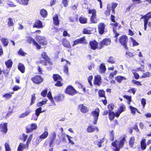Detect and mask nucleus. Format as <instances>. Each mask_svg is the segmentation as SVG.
I'll return each mask as SVG.
<instances>
[{"label": "nucleus", "instance_id": "f257e3e1", "mask_svg": "<svg viewBox=\"0 0 151 151\" xmlns=\"http://www.w3.org/2000/svg\"><path fill=\"white\" fill-rule=\"evenodd\" d=\"M41 55L42 58L45 59V61L44 62L43 60H40V63L45 66L49 65L50 67L49 68L47 67V69L49 70H51V65H52V63L50 62L47 53L45 52H42Z\"/></svg>", "mask_w": 151, "mask_h": 151}, {"label": "nucleus", "instance_id": "f03ea898", "mask_svg": "<svg viewBox=\"0 0 151 151\" xmlns=\"http://www.w3.org/2000/svg\"><path fill=\"white\" fill-rule=\"evenodd\" d=\"M125 140V138L123 137L119 142L117 140H116L114 142L112 143V146L115 147L114 149V151H119V150L120 148L123 146Z\"/></svg>", "mask_w": 151, "mask_h": 151}, {"label": "nucleus", "instance_id": "7ed1b4c3", "mask_svg": "<svg viewBox=\"0 0 151 151\" xmlns=\"http://www.w3.org/2000/svg\"><path fill=\"white\" fill-rule=\"evenodd\" d=\"M119 41L125 49H128L127 45L128 42V38L127 36L125 35L122 36L119 38Z\"/></svg>", "mask_w": 151, "mask_h": 151}, {"label": "nucleus", "instance_id": "20e7f679", "mask_svg": "<svg viewBox=\"0 0 151 151\" xmlns=\"http://www.w3.org/2000/svg\"><path fill=\"white\" fill-rule=\"evenodd\" d=\"M99 109L98 108H96L95 111L91 113V115H92L94 120L93 123L95 124H96L99 115Z\"/></svg>", "mask_w": 151, "mask_h": 151}, {"label": "nucleus", "instance_id": "39448f33", "mask_svg": "<svg viewBox=\"0 0 151 151\" xmlns=\"http://www.w3.org/2000/svg\"><path fill=\"white\" fill-rule=\"evenodd\" d=\"M65 93L69 95L73 96L77 93V91L72 86H69L66 88Z\"/></svg>", "mask_w": 151, "mask_h": 151}, {"label": "nucleus", "instance_id": "423d86ee", "mask_svg": "<svg viewBox=\"0 0 151 151\" xmlns=\"http://www.w3.org/2000/svg\"><path fill=\"white\" fill-rule=\"evenodd\" d=\"M36 39L38 43L42 45H46L47 44V41L44 37L37 35V36Z\"/></svg>", "mask_w": 151, "mask_h": 151}, {"label": "nucleus", "instance_id": "0eeeda50", "mask_svg": "<svg viewBox=\"0 0 151 151\" xmlns=\"http://www.w3.org/2000/svg\"><path fill=\"white\" fill-rule=\"evenodd\" d=\"M48 135V133L47 132V129H45V131L39 137H37L36 139V142H40L41 140L40 139H44L47 137Z\"/></svg>", "mask_w": 151, "mask_h": 151}, {"label": "nucleus", "instance_id": "6e6552de", "mask_svg": "<svg viewBox=\"0 0 151 151\" xmlns=\"http://www.w3.org/2000/svg\"><path fill=\"white\" fill-rule=\"evenodd\" d=\"M37 127V125L36 124H32L29 126H28L26 127L27 132L28 133L32 132L33 130L36 129Z\"/></svg>", "mask_w": 151, "mask_h": 151}, {"label": "nucleus", "instance_id": "1a4fd4ad", "mask_svg": "<svg viewBox=\"0 0 151 151\" xmlns=\"http://www.w3.org/2000/svg\"><path fill=\"white\" fill-rule=\"evenodd\" d=\"M126 110L125 106L123 104H121L119 107L118 111L116 112L115 116L118 117L120 114Z\"/></svg>", "mask_w": 151, "mask_h": 151}, {"label": "nucleus", "instance_id": "9d476101", "mask_svg": "<svg viewBox=\"0 0 151 151\" xmlns=\"http://www.w3.org/2000/svg\"><path fill=\"white\" fill-rule=\"evenodd\" d=\"M86 42V39L85 37H83L77 39L73 41V43L72 45L74 46L78 44H83Z\"/></svg>", "mask_w": 151, "mask_h": 151}, {"label": "nucleus", "instance_id": "9b49d317", "mask_svg": "<svg viewBox=\"0 0 151 151\" xmlns=\"http://www.w3.org/2000/svg\"><path fill=\"white\" fill-rule=\"evenodd\" d=\"M32 80L34 83L38 84L41 83L43 80L40 76H38L32 78Z\"/></svg>", "mask_w": 151, "mask_h": 151}, {"label": "nucleus", "instance_id": "f8f14e48", "mask_svg": "<svg viewBox=\"0 0 151 151\" xmlns=\"http://www.w3.org/2000/svg\"><path fill=\"white\" fill-rule=\"evenodd\" d=\"M27 41L30 43L32 42L35 46H36L37 48L38 49H40L41 47V46L39 45L35 40L30 37H28L27 38Z\"/></svg>", "mask_w": 151, "mask_h": 151}, {"label": "nucleus", "instance_id": "ddd939ff", "mask_svg": "<svg viewBox=\"0 0 151 151\" xmlns=\"http://www.w3.org/2000/svg\"><path fill=\"white\" fill-rule=\"evenodd\" d=\"M0 130L3 133H6L7 131V124L1 123L0 124Z\"/></svg>", "mask_w": 151, "mask_h": 151}, {"label": "nucleus", "instance_id": "4468645a", "mask_svg": "<svg viewBox=\"0 0 151 151\" xmlns=\"http://www.w3.org/2000/svg\"><path fill=\"white\" fill-rule=\"evenodd\" d=\"M105 27V24L104 23H100L99 24L98 26V31L100 34L102 35L103 34L104 31Z\"/></svg>", "mask_w": 151, "mask_h": 151}, {"label": "nucleus", "instance_id": "2eb2a0df", "mask_svg": "<svg viewBox=\"0 0 151 151\" xmlns=\"http://www.w3.org/2000/svg\"><path fill=\"white\" fill-rule=\"evenodd\" d=\"M78 107L81 111L83 113H86L88 111L87 106H84L83 104L79 105Z\"/></svg>", "mask_w": 151, "mask_h": 151}, {"label": "nucleus", "instance_id": "dca6fc26", "mask_svg": "<svg viewBox=\"0 0 151 151\" xmlns=\"http://www.w3.org/2000/svg\"><path fill=\"white\" fill-rule=\"evenodd\" d=\"M111 41L109 39H105L104 40L100 43V49L104 45H107L110 44Z\"/></svg>", "mask_w": 151, "mask_h": 151}, {"label": "nucleus", "instance_id": "f3484780", "mask_svg": "<svg viewBox=\"0 0 151 151\" xmlns=\"http://www.w3.org/2000/svg\"><path fill=\"white\" fill-rule=\"evenodd\" d=\"M101 78L100 76L97 75L94 77V84L99 86L101 83Z\"/></svg>", "mask_w": 151, "mask_h": 151}, {"label": "nucleus", "instance_id": "a211bd4d", "mask_svg": "<svg viewBox=\"0 0 151 151\" xmlns=\"http://www.w3.org/2000/svg\"><path fill=\"white\" fill-rule=\"evenodd\" d=\"M28 147H27V145L24 144L23 143H20L17 149V151H23L25 149H28Z\"/></svg>", "mask_w": 151, "mask_h": 151}, {"label": "nucleus", "instance_id": "6ab92c4d", "mask_svg": "<svg viewBox=\"0 0 151 151\" xmlns=\"http://www.w3.org/2000/svg\"><path fill=\"white\" fill-rule=\"evenodd\" d=\"M64 98V96L62 94H59L55 96L54 99L57 101L59 102L62 100Z\"/></svg>", "mask_w": 151, "mask_h": 151}, {"label": "nucleus", "instance_id": "aec40b11", "mask_svg": "<svg viewBox=\"0 0 151 151\" xmlns=\"http://www.w3.org/2000/svg\"><path fill=\"white\" fill-rule=\"evenodd\" d=\"M88 13L89 14H92L91 17V20H92L93 18H95V16H96V11L94 9H89Z\"/></svg>", "mask_w": 151, "mask_h": 151}, {"label": "nucleus", "instance_id": "412c9836", "mask_svg": "<svg viewBox=\"0 0 151 151\" xmlns=\"http://www.w3.org/2000/svg\"><path fill=\"white\" fill-rule=\"evenodd\" d=\"M18 68L22 73H24L25 71V67L24 65L21 63H19L18 64Z\"/></svg>", "mask_w": 151, "mask_h": 151}, {"label": "nucleus", "instance_id": "4be33fe9", "mask_svg": "<svg viewBox=\"0 0 151 151\" xmlns=\"http://www.w3.org/2000/svg\"><path fill=\"white\" fill-rule=\"evenodd\" d=\"M43 26L42 25V22L39 20H37L35 22L33 25V27L38 28H42Z\"/></svg>", "mask_w": 151, "mask_h": 151}, {"label": "nucleus", "instance_id": "5701e85b", "mask_svg": "<svg viewBox=\"0 0 151 151\" xmlns=\"http://www.w3.org/2000/svg\"><path fill=\"white\" fill-rule=\"evenodd\" d=\"M90 45L93 50H95L98 47V43L95 41L90 42Z\"/></svg>", "mask_w": 151, "mask_h": 151}, {"label": "nucleus", "instance_id": "b1692460", "mask_svg": "<svg viewBox=\"0 0 151 151\" xmlns=\"http://www.w3.org/2000/svg\"><path fill=\"white\" fill-rule=\"evenodd\" d=\"M116 80L118 83H120L122 81L126 80L127 78L123 76H118L116 77Z\"/></svg>", "mask_w": 151, "mask_h": 151}, {"label": "nucleus", "instance_id": "393cba45", "mask_svg": "<svg viewBox=\"0 0 151 151\" xmlns=\"http://www.w3.org/2000/svg\"><path fill=\"white\" fill-rule=\"evenodd\" d=\"M104 138H102L101 139L96 140L94 142L95 145H97L99 147H100L102 146V143L104 142Z\"/></svg>", "mask_w": 151, "mask_h": 151}, {"label": "nucleus", "instance_id": "a878e982", "mask_svg": "<svg viewBox=\"0 0 151 151\" xmlns=\"http://www.w3.org/2000/svg\"><path fill=\"white\" fill-rule=\"evenodd\" d=\"M42 109L41 107H40L37 109L35 110V114L36 116V118H33L34 120H37L38 116L40 115V113L43 112V111H42Z\"/></svg>", "mask_w": 151, "mask_h": 151}, {"label": "nucleus", "instance_id": "bb28decb", "mask_svg": "<svg viewBox=\"0 0 151 151\" xmlns=\"http://www.w3.org/2000/svg\"><path fill=\"white\" fill-rule=\"evenodd\" d=\"M87 130L88 132H92L95 130L98 131L99 129L97 128L94 127L92 126H90L88 127Z\"/></svg>", "mask_w": 151, "mask_h": 151}, {"label": "nucleus", "instance_id": "cd10ccee", "mask_svg": "<svg viewBox=\"0 0 151 151\" xmlns=\"http://www.w3.org/2000/svg\"><path fill=\"white\" fill-rule=\"evenodd\" d=\"M53 22L56 25H58L59 24V20L58 19V16L57 15H55L53 17Z\"/></svg>", "mask_w": 151, "mask_h": 151}, {"label": "nucleus", "instance_id": "c85d7f7f", "mask_svg": "<svg viewBox=\"0 0 151 151\" xmlns=\"http://www.w3.org/2000/svg\"><path fill=\"white\" fill-rule=\"evenodd\" d=\"M14 93V92H11L9 93H6L4 94L2 96L4 98L7 99H9L11 98L12 96V94Z\"/></svg>", "mask_w": 151, "mask_h": 151}, {"label": "nucleus", "instance_id": "c756f323", "mask_svg": "<svg viewBox=\"0 0 151 151\" xmlns=\"http://www.w3.org/2000/svg\"><path fill=\"white\" fill-rule=\"evenodd\" d=\"M63 46L68 48L71 47L70 42L64 39L63 41Z\"/></svg>", "mask_w": 151, "mask_h": 151}, {"label": "nucleus", "instance_id": "7c9ffc66", "mask_svg": "<svg viewBox=\"0 0 151 151\" xmlns=\"http://www.w3.org/2000/svg\"><path fill=\"white\" fill-rule=\"evenodd\" d=\"M106 70V68L104 64H101L100 66V71L101 73H104Z\"/></svg>", "mask_w": 151, "mask_h": 151}, {"label": "nucleus", "instance_id": "2f4dec72", "mask_svg": "<svg viewBox=\"0 0 151 151\" xmlns=\"http://www.w3.org/2000/svg\"><path fill=\"white\" fill-rule=\"evenodd\" d=\"M146 139H142L141 143V149L143 150L146 149V144L145 143Z\"/></svg>", "mask_w": 151, "mask_h": 151}, {"label": "nucleus", "instance_id": "473e14b6", "mask_svg": "<svg viewBox=\"0 0 151 151\" xmlns=\"http://www.w3.org/2000/svg\"><path fill=\"white\" fill-rule=\"evenodd\" d=\"M150 18H151V12L148 13L147 14L141 17V18L144 19V20H147V22Z\"/></svg>", "mask_w": 151, "mask_h": 151}, {"label": "nucleus", "instance_id": "72a5a7b5", "mask_svg": "<svg viewBox=\"0 0 151 151\" xmlns=\"http://www.w3.org/2000/svg\"><path fill=\"white\" fill-rule=\"evenodd\" d=\"M14 20L11 18H9L8 19L7 24L9 27L13 26L14 24Z\"/></svg>", "mask_w": 151, "mask_h": 151}, {"label": "nucleus", "instance_id": "f704fd0d", "mask_svg": "<svg viewBox=\"0 0 151 151\" xmlns=\"http://www.w3.org/2000/svg\"><path fill=\"white\" fill-rule=\"evenodd\" d=\"M107 62L111 64H114L116 63L114 58L112 57H109L107 60Z\"/></svg>", "mask_w": 151, "mask_h": 151}, {"label": "nucleus", "instance_id": "c9c22d12", "mask_svg": "<svg viewBox=\"0 0 151 151\" xmlns=\"http://www.w3.org/2000/svg\"><path fill=\"white\" fill-rule=\"evenodd\" d=\"M1 41L4 46H6L7 45L9 42L8 40L7 39L2 38L1 39Z\"/></svg>", "mask_w": 151, "mask_h": 151}, {"label": "nucleus", "instance_id": "e433bc0d", "mask_svg": "<svg viewBox=\"0 0 151 151\" xmlns=\"http://www.w3.org/2000/svg\"><path fill=\"white\" fill-rule=\"evenodd\" d=\"M151 76V73L150 72H148L146 73H143L142 75L140 76V78H144L147 77H149Z\"/></svg>", "mask_w": 151, "mask_h": 151}, {"label": "nucleus", "instance_id": "4c0bfd02", "mask_svg": "<svg viewBox=\"0 0 151 151\" xmlns=\"http://www.w3.org/2000/svg\"><path fill=\"white\" fill-rule=\"evenodd\" d=\"M134 142V138L133 137H131L130 139L129 144L131 147L133 146Z\"/></svg>", "mask_w": 151, "mask_h": 151}, {"label": "nucleus", "instance_id": "58836bf2", "mask_svg": "<svg viewBox=\"0 0 151 151\" xmlns=\"http://www.w3.org/2000/svg\"><path fill=\"white\" fill-rule=\"evenodd\" d=\"M115 114L113 111H110L109 113V117L110 120H113L115 117Z\"/></svg>", "mask_w": 151, "mask_h": 151}, {"label": "nucleus", "instance_id": "ea45409f", "mask_svg": "<svg viewBox=\"0 0 151 151\" xmlns=\"http://www.w3.org/2000/svg\"><path fill=\"white\" fill-rule=\"evenodd\" d=\"M12 64V62L11 60H9L5 63V64L6 67L9 68H11Z\"/></svg>", "mask_w": 151, "mask_h": 151}, {"label": "nucleus", "instance_id": "a19ab883", "mask_svg": "<svg viewBox=\"0 0 151 151\" xmlns=\"http://www.w3.org/2000/svg\"><path fill=\"white\" fill-rule=\"evenodd\" d=\"M53 78L55 81H61L62 80L60 76L58 74H54Z\"/></svg>", "mask_w": 151, "mask_h": 151}, {"label": "nucleus", "instance_id": "79ce46f5", "mask_svg": "<svg viewBox=\"0 0 151 151\" xmlns=\"http://www.w3.org/2000/svg\"><path fill=\"white\" fill-rule=\"evenodd\" d=\"M79 21L82 24L86 23L87 22V19L86 18L83 17H81L79 18Z\"/></svg>", "mask_w": 151, "mask_h": 151}, {"label": "nucleus", "instance_id": "37998d69", "mask_svg": "<svg viewBox=\"0 0 151 151\" xmlns=\"http://www.w3.org/2000/svg\"><path fill=\"white\" fill-rule=\"evenodd\" d=\"M47 100L45 99L43 100L41 102L38 103L37 104V107H40L42 106L43 105L45 104L46 103Z\"/></svg>", "mask_w": 151, "mask_h": 151}, {"label": "nucleus", "instance_id": "c03bdc74", "mask_svg": "<svg viewBox=\"0 0 151 151\" xmlns=\"http://www.w3.org/2000/svg\"><path fill=\"white\" fill-rule=\"evenodd\" d=\"M129 108L130 109L131 111V113L133 114H134L135 113L136 111L137 110V109L136 108L132 107V106H129Z\"/></svg>", "mask_w": 151, "mask_h": 151}, {"label": "nucleus", "instance_id": "a18cd8bd", "mask_svg": "<svg viewBox=\"0 0 151 151\" xmlns=\"http://www.w3.org/2000/svg\"><path fill=\"white\" fill-rule=\"evenodd\" d=\"M47 96L48 98L50 99V100L52 102H53L54 104V105H55V104L54 102V100L52 98V96L51 95V93L50 91H49L47 94Z\"/></svg>", "mask_w": 151, "mask_h": 151}, {"label": "nucleus", "instance_id": "49530a36", "mask_svg": "<svg viewBox=\"0 0 151 151\" xmlns=\"http://www.w3.org/2000/svg\"><path fill=\"white\" fill-rule=\"evenodd\" d=\"M40 14L44 17L47 15V12L45 10L42 9L40 11Z\"/></svg>", "mask_w": 151, "mask_h": 151}, {"label": "nucleus", "instance_id": "de8ad7c7", "mask_svg": "<svg viewBox=\"0 0 151 151\" xmlns=\"http://www.w3.org/2000/svg\"><path fill=\"white\" fill-rule=\"evenodd\" d=\"M2 72H3L4 73H8L9 72V70H7L6 71H5L4 70H2L0 68V79H2L3 78V76H1V74Z\"/></svg>", "mask_w": 151, "mask_h": 151}, {"label": "nucleus", "instance_id": "09e8293b", "mask_svg": "<svg viewBox=\"0 0 151 151\" xmlns=\"http://www.w3.org/2000/svg\"><path fill=\"white\" fill-rule=\"evenodd\" d=\"M18 53L19 55L22 56H24L27 54V53L25 52H24L22 49H19L18 51Z\"/></svg>", "mask_w": 151, "mask_h": 151}, {"label": "nucleus", "instance_id": "8fccbe9b", "mask_svg": "<svg viewBox=\"0 0 151 151\" xmlns=\"http://www.w3.org/2000/svg\"><path fill=\"white\" fill-rule=\"evenodd\" d=\"M69 1L67 0H62V4L65 7H67L68 6Z\"/></svg>", "mask_w": 151, "mask_h": 151}, {"label": "nucleus", "instance_id": "3c124183", "mask_svg": "<svg viewBox=\"0 0 151 151\" xmlns=\"http://www.w3.org/2000/svg\"><path fill=\"white\" fill-rule=\"evenodd\" d=\"M14 105H13L12 106L9 107V111L7 114V115H9V114H10L13 112V110L14 109Z\"/></svg>", "mask_w": 151, "mask_h": 151}, {"label": "nucleus", "instance_id": "603ef678", "mask_svg": "<svg viewBox=\"0 0 151 151\" xmlns=\"http://www.w3.org/2000/svg\"><path fill=\"white\" fill-rule=\"evenodd\" d=\"M110 12V5H108L107 6V9L106 11L105 12V14L106 15H109V14Z\"/></svg>", "mask_w": 151, "mask_h": 151}, {"label": "nucleus", "instance_id": "864d4df0", "mask_svg": "<svg viewBox=\"0 0 151 151\" xmlns=\"http://www.w3.org/2000/svg\"><path fill=\"white\" fill-rule=\"evenodd\" d=\"M105 92L103 91L100 90L99 91V94L100 97H105Z\"/></svg>", "mask_w": 151, "mask_h": 151}, {"label": "nucleus", "instance_id": "5fc2aeb1", "mask_svg": "<svg viewBox=\"0 0 151 151\" xmlns=\"http://www.w3.org/2000/svg\"><path fill=\"white\" fill-rule=\"evenodd\" d=\"M35 94H34L33 95H32V96L31 101L30 104V105H32L35 102V101L36 99V97L35 96Z\"/></svg>", "mask_w": 151, "mask_h": 151}, {"label": "nucleus", "instance_id": "6e6d98bb", "mask_svg": "<svg viewBox=\"0 0 151 151\" xmlns=\"http://www.w3.org/2000/svg\"><path fill=\"white\" fill-rule=\"evenodd\" d=\"M66 136L69 142L71 143L72 145H74V142L71 139L72 138V137L71 136H69L68 134H67L66 135Z\"/></svg>", "mask_w": 151, "mask_h": 151}, {"label": "nucleus", "instance_id": "4d7b16f0", "mask_svg": "<svg viewBox=\"0 0 151 151\" xmlns=\"http://www.w3.org/2000/svg\"><path fill=\"white\" fill-rule=\"evenodd\" d=\"M131 41L132 42L133 45L134 46H137L139 45V43L136 41L132 37L130 38Z\"/></svg>", "mask_w": 151, "mask_h": 151}, {"label": "nucleus", "instance_id": "13d9d810", "mask_svg": "<svg viewBox=\"0 0 151 151\" xmlns=\"http://www.w3.org/2000/svg\"><path fill=\"white\" fill-rule=\"evenodd\" d=\"M117 72V71L115 70L111 73L109 76V78H112L114 77V76L116 74Z\"/></svg>", "mask_w": 151, "mask_h": 151}, {"label": "nucleus", "instance_id": "bf43d9fd", "mask_svg": "<svg viewBox=\"0 0 151 151\" xmlns=\"http://www.w3.org/2000/svg\"><path fill=\"white\" fill-rule=\"evenodd\" d=\"M141 103L144 108L146 104V100L144 98H142L141 100Z\"/></svg>", "mask_w": 151, "mask_h": 151}, {"label": "nucleus", "instance_id": "052dcab7", "mask_svg": "<svg viewBox=\"0 0 151 151\" xmlns=\"http://www.w3.org/2000/svg\"><path fill=\"white\" fill-rule=\"evenodd\" d=\"M132 81L133 83L135 84L137 86H140L142 85L140 82L138 81H137L134 80H133Z\"/></svg>", "mask_w": 151, "mask_h": 151}, {"label": "nucleus", "instance_id": "680f3d73", "mask_svg": "<svg viewBox=\"0 0 151 151\" xmlns=\"http://www.w3.org/2000/svg\"><path fill=\"white\" fill-rule=\"evenodd\" d=\"M5 146L6 151H11V149L8 143H6L5 144Z\"/></svg>", "mask_w": 151, "mask_h": 151}, {"label": "nucleus", "instance_id": "e2e57ef3", "mask_svg": "<svg viewBox=\"0 0 151 151\" xmlns=\"http://www.w3.org/2000/svg\"><path fill=\"white\" fill-rule=\"evenodd\" d=\"M32 137V134L28 138L27 141V147H28L29 144L30 143V141H31Z\"/></svg>", "mask_w": 151, "mask_h": 151}, {"label": "nucleus", "instance_id": "0e129e2a", "mask_svg": "<svg viewBox=\"0 0 151 151\" xmlns=\"http://www.w3.org/2000/svg\"><path fill=\"white\" fill-rule=\"evenodd\" d=\"M47 92V90H43L41 93V95L43 97H44L46 96Z\"/></svg>", "mask_w": 151, "mask_h": 151}, {"label": "nucleus", "instance_id": "69168bd1", "mask_svg": "<svg viewBox=\"0 0 151 151\" xmlns=\"http://www.w3.org/2000/svg\"><path fill=\"white\" fill-rule=\"evenodd\" d=\"M117 5L118 4L117 3H113L112 4L111 8L113 12H114V9L117 6Z\"/></svg>", "mask_w": 151, "mask_h": 151}, {"label": "nucleus", "instance_id": "338daca9", "mask_svg": "<svg viewBox=\"0 0 151 151\" xmlns=\"http://www.w3.org/2000/svg\"><path fill=\"white\" fill-rule=\"evenodd\" d=\"M134 71H132V73L134 74V76L135 77V78L136 79H138L139 78V76L137 73H136L134 72Z\"/></svg>", "mask_w": 151, "mask_h": 151}, {"label": "nucleus", "instance_id": "774afa93", "mask_svg": "<svg viewBox=\"0 0 151 151\" xmlns=\"http://www.w3.org/2000/svg\"><path fill=\"white\" fill-rule=\"evenodd\" d=\"M20 88L18 86L15 85L14 86V87H13V89L14 90V91H17L19 89H20Z\"/></svg>", "mask_w": 151, "mask_h": 151}]
</instances>
